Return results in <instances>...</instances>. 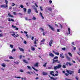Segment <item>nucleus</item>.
I'll return each mask as SVG.
<instances>
[{"label": "nucleus", "mask_w": 80, "mask_h": 80, "mask_svg": "<svg viewBox=\"0 0 80 80\" xmlns=\"http://www.w3.org/2000/svg\"><path fill=\"white\" fill-rule=\"evenodd\" d=\"M72 47H73V50H76V48H76V47H74V46H72Z\"/></svg>", "instance_id": "obj_37"}, {"label": "nucleus", "mask_w": 80, "mask_h": 80, "mask_svg": "<svg viewBox=\"0 0 80 80\" xmlns=\"http://www.w3.org/2000/svg\"><path fill=\"white\" fill-rule=\"evenodd\" d=\"M45 41V39H43L41 41V42H44Z\"/></svg>", "instance_id": "obj_25"}, {"label": "nucleus", "mask_w": 80, "mask_h": 80, "mask_svg": "<svg viewBox=\"0 0 80 80\" xmlns=\"http://www.w3.org/2000/svg\"><path fill=\"white\" fill-rule=\"evenodd\" d=\"M2 36H3V34L2 33L0 34V37H2Z\"/></svg>", "instance_id": "obj_51"}, {"label": "nucleus", "mask_w": 80, "mask_h": 80, "mask_svg": "<svg viewBox=\"0 0 80 80\" xmlns=\"http://www.w3.org/2000/svg\"><path fill=\"white\" fill-rule=\"evenodd\" d=\"M12 7H14V6H15V3H12Z\"/></svg>", "instance_id": "obj_60"}, {"label": "nucleus", "mask_w": 80, "mask_h": 80, "mask_svg": "<svg viewBox=\"0 0 80 80\" xmlns=\"http://www.w3.org/2000/svg\"><path fill=\"white\" fill-rule=\"evenodd\" d=\"M49 2L50 3H52V1L51 0H49Z\"/></svg>", "instance_id": "obj_54"}, {"label": "nucleus", "mask_w": 80, "mask_h": 80, "mask_svg": "<svg viewBox=\"0 0 80 80\" xmlns=\"http://www.w3.org/2000/svg\"><path fill=\"white\" fill-rule=\"evenodd\" d=\"M31 50H32V51H34L35 50V48L34 47H32L31 48Z\"/></svg>", "instance_id": "obj_24"}, {"label": "nucleus", "mask_w": 80, "mask_h": 80, "mask_svg": "<svg viewBox=\"0 0 80 80\" xmlns=\"http://www.w3.org/2000/svg\"><path fill=\"white\" fill-rule=\"evenodd\" d=\"M55 54L57 55H59V52H56L55 53Z\"/></svg>", "instance_id": "obj_40"}, {"label": "nucleus", "mask_w": 80, "mask_h": 80, "mask_svg": "<svg viewBox=\"0 0 80 80\" xmlns=\"http://www.w3.org/2000/svg\"><path fill=\"white\" fill-rule=\"evenodd\" d=\"M62 50L65 51V48H62Z\"/></svg>", "instance_id": "obj_52"}, {"label": "nucleus", "mask_w": 80, "mask_h": 80, "mask_svg": "<svg viewBox=\"0 0 80 80\" xmlns=\"http://www.w3.org/2000/svg\"><path fill=\"white\" fill-rule=\"evenodd\" d=\"M65 55L66 57V58H67V60H69V61H70V58L68 56L67 54H65Z\"/></svg>", "instance_id": "obj_5"}, {"label": "nucleus", "mask_w": 80, "mask_h": 80, "mask_svg": "<svg viewBox=\"0 0 80 80\" xmlns=\"http://www.w3.org/2000/svg\"><path fill=\"white\" fill-rule=\"evenodd\" d=\"M15 30H18V28H16Z\"/></svg>", "instance_id": "obj_63"}, {"label": "nucleus", "mask_w": 80, "mask_h": 80, "mask_svg": "<svg viewBox=\"0 0 80 80\" xmlns=\"http://www.w3.org/2000/svg\"><path fill=\"white\" fill-rule=\"evenodd\" d=\"M21 79L22 80H27V78L25 77H24V78L22 77L21 78Z\"/></svg>", "instance_id": "obj_20"}, {"label": "nucleus", "mask_w": 80, "mask_h": 80, "mask_svg": "<svg viewBox=\"0 0 80 80\" xmlns=\"http://www.w3.org/2000/svg\"><path fill=\"white\" fill-rule=\"evenodd\" d=\"M23 62L24 63H28V62L26 60L23 59Z\"/></svg>", "instance_id": "obj_18"}, {"label": "nucleus", "mask_w": 80, "mask_h": 80, "mask_svg": "<svg viewBox=\"0 0 80 80\" xmlns=\"http://www.w3.org/2000/svg\"><path fill=\"white\" fill-rule=\"evenodd\" d=\"M20 7L21 8H24V6H23V5H21Z\"/></svg>", "instance_id": "obj_46"}, {"label": "nucleus", "mask_w": 80, "mask_h": 80, "mask_svg": "<svg viewBox=\"0 0 80 80\" xmlns=\"http://www.w3.org/2000/svg\"><path fill=\"white\" fill-rule=\"evenodd\" d=\"M1 65L3 67H5V66H6V64L4 63L2 64Z\"/></svg>", "instance_id": "obj_19"}, {"label": "nucleus", "mask_w": 80, "mask_h": 80, "mask_svg": "<svg viewBox=\"0 0 80 80\" xmlns=\"http://www.w3.org/2000/svg\"><path fill=\"white\" fill-rule=\"evenodd\" d=\"M10 33H13V34H11V35H12L13 37H15V32H14L13 31H12L10 32Z\"/></svg>", "instance_id": "obj_4"}, {"label": "nucleus", "mask_w": 80, "mask_h": 80, "mask_svg": "<svg viewBox=\"0 0 80 80\" xmlns=\"http://www.w3.org/2000/svg\"><path fill=\"white\" fill-rule=\"evenodd\" d=\"M1 7H2V8H4V5H2L0 6Z\"/></svg>", "instance_id": "obj_41"}, {"label": "nucleus", "mask_w": 80, "mask_h": 80, "mask_svg": "<svg viewBox=\"0 0 80 80\" xmlns=\"http://www.w3.org/2000/svg\"><path fill=\"white\" fill-rule=\"evenodd\" d=\"M10 45L11 48H13V45L12 44H10Z\"/></svg>", "instance_id": "obj_32"}, {"label": "nucleus", "mask_w": 80, "mask_h": 80, "mask_svg": "<svg viewBox=\"0 0 80 80\" xmlns=\"http://www.w3.org/2000/svg\"><path fill=\"white\" fill-rule=\"evenodd\" d=\"M49 56L51 57H54V54H53L52 53H49Z\"/></svg>", "instance_id": "obj_14"}, {"label": "nucleus", "mask_w": 80, "mask_h": 80, "mask_svg": "<svg viewBox=\"0 0 80 80\" xmlns=\"http://www.w3.org/2000/svg\"><path fill=\"white\" fill-rule=\"evenodd\" d=\"M18 36H19L18 34H17V35H16L15 34V35H14V37L15 38H16V37H18Z\"/></svg>", "instance_id": "obj_33"}, {"label": "nucleus", "mask_w": 80, "mask_h": 80, "mask_svg": "<svg viewBox=\"0 0 80 80\" xmlns=\"http://www.w3.org/2000/svg\"><path fill=\"white\" fill-rule=\"evenodd\" d=\"M68 54L69 55V56H70V57H72V53H71L70 52H68Z\"/></svg>", "instance_id": "obj_22"}, {"label": "nucleus", "mask_w": 80, "mask_h": 80, "mask_svg": "<svg viewBox=\"0 0 80 80\" xmlns=\"http://www.w3.org/2000/svg\"><path fill=\"white\" fill-rule=\"evenodd\" d=\"M16 51V49L15 48H13L12 51V52H15Z\"/></svg>", "instance_id": "obj_31"}, {"label": "nucleus", "mask_w": 80, "mask_h": 80, "mask_svg": "<svg viewBox=\"0 0 80 80\" xmlns=\"http://www.w3.org/2000/svg\"><path fill=\"white\" fill-rule=\"evenodd\" d=\"M27 67L28 68V69H29V70H32V68H31V67L29 66H27Z\"/></svg>", "instance_id": "obj_27"}, {"label": "nucleus", "mask_w": 80, "mask_h": 80, "mask_svg": "<svg viewBox=\"0 0 80 80\" xmlns=\"http://www.w3.org/2000/svg\"><path fill=\"white\" fill-rule=\"evenodd\" d=\"M69 62H66V65L67 66H68V65H69Z\"/></svg>", "instance_id": "obj_36"}, {"label": "nucleus", "mask_w": 80, "mask_h": 80, "mask_svg": "<svg viewBox=\"0 0 80 80\" xmlns=\"http://www.w3.org/2000/svg\"><path fill=\"white\" fill-rule=\"evenodd\" d=\"M60 29H57V32H60Z\"/></svg>", "instance_id": "obj_47"}, {"label": "nucleus", "mask_w": 80, "mask_h": 80, "mask_svg": "<svg viewBox=\"0 0 80 80\" xmlns=\"http://www.w3.org/2000/svg\"><path fill=\"white\" fill-rule=\"evenodd\" d=\"M78 73H80V69H79L78 70Z\"/></svg>", "instance_id": "obj_64"}, {"label": "nucleus", "mask_w": 80, "mask_h": 80, "mask_svg": "<svg viewBox=\"0 0 80 80\" xmlns=\"http://www.w3.org/2000/svg\"><path fill=\"white\" fill-rule=\"evenodd\" d=\"M65 75H66V76H68V74L67 73H65Z\"/></svg>", "instance_id": "obj_61"}, {"label": "nucleus", "mask_w": 80, "mask_h": 80, "mask_svg": "<svg viewBox=\"0 0 80 80\" xmlns=\"http://www.w3.org/2000/svg\"><path fill=\"white\" fill-rule=\"evenodd\" d=\"M12 27L13 28H16V26H14L13 25H12Z\"/></svg>", "instance_id": "obj_58"}, {"label": "nucleus", "mask_w": 80, "mask_h": 80, "mask_svg": "<svg viewBox=\"0 0 80 80\" xmlns=\"http://www.w3.org/2000/svg\"><path fill=\"white\" fill-rule=\"evenodd\" d=\"M20 72H23V70L22 69H20Z\"/></svg>", "instance_id": "obj_48"}, {"label": "nucleus", "mask_w": 80, "mask_h": 80, "mask_svg": "<svg viewBox=\"0 0 80 80\" xmlns=\"http://www.w3.org/2000/svg\"><path fill=\"white\" fill-rule=\"evenodd\" d=\"M69 66H72V64L70 63V62H69Z\"/></svg>", "instance_id": "obj_62"}, {"label": "nucleus", "mask_w": 80, "mask_h": 80, "mask_svg": "<svg viewBox=\"0 0 80 80\" xmlns=\"http://www.w3.org/2000/svg\"><path fill=\"white\" fill-rule=\"evenodd\" d=\"M40 9L41 10V11H43V9H42V7H40Z\"/></svg>", "instance_id": "obj_44"}, {"label": "nucleus", "mask_w": 80, "mask_h": 80, "mask_svg": "<svg viewBox=\"0 0 80 80\" xmlns=\"http://www.w3.org/2000/svg\"><path fill=\"white\" fill-rule=\"evenodd\" d=\"M62 68H66V66L65 65H63L62 66Z\"/></svg>", "instance_id": "obj_34"}, {"label": "nucleus", "mask_w": 80, "mask_h": 80, "mask_svg": "<svg viewBox=\"0 0 80 80\" xmlns=\"http://www.w3.org/2000/svg\"><path fill=\"white\" fill-rule=\"evenodd\" d=\"M47 62L45 63L43 65V67H46V65H47Z\"/></svg>", "instance_id": "obj_23"}, {"label": "nucleus", "mask_w": 80, "mask_h": 80, "mask_svg": "<svg viewBox=\"0 0 80 80\" xmlns=\"http://www.w3.org/2000/svg\"><path fill=\"white\" fill-rule=\"evenodd\" d=\"M9 59H14V58L13 57H12V56H10L9 57Z\"/></svg>", "instance_id": "obj_30"}, {"label": "nucleus", "mask_w": 80, "mask_h": 80, "mask_svg": "<svg viewBox=\"0 0 80 80\" xmlns=\"http://www.w3.org/2000/svg\"><path fill=\"white\" fill-rule=\"evenodd\" d=\"M35 67H38V62H37L34 65Z\"/></svg>", "instance_id": "obj_8"}, {"label": "nucleus", "mask_w": 80, "mask_h": 80, "mask_svg": "<svg viewBox=\"0 0 80 80\" xmlns=\"http://www.w3.org/2000/svg\"><path fill=\"white\" fill-rule=\"evenodd\" d=\"M8 15L9 17H11L12 18H14V16H13L12 15H11L10 14V13H8Z\"/></svg>", "instance_id": "obj_12"}, {"label": "nucleus", "mask_w": 80, "mask_h": 80, "mask_svg": "<svg viewBox=\"0 0 80 80\" xmlns=\"http://www.w3.org/2000/svg\"><path fill=\"white\" fill-rule=\"evenodd\" d=\"M34 10L35 11V12L37 13H38V11H37V8H35Z\"/></svg>", "instance_id": "obj_17"}, {"label": "nucleus", "mask_w": 80, "mask_h": 80, "mask_svg": "<svg viewBox=\"0 0 80 80\" xmlns=\"http://www.w3.org/2000/svg\"><path fill=\"white\" fill-rule=\"evenodd\" d=\"M8 21H9V22H11V21H12V22H15V21H14L13 19H10V18H8Z\"/></svg>", "instance_id": "obj_7"}, {"label": "nucleus", "mask_w": 80, "mask_h": 80, "mask_svg": "<svg viewBox=\"0 0 80 80\" xmlns=\"http://www.w3.org/2000/svg\"><path fill=\"white\" fill-rule=\"evenodd\" d=\"M4 8H8V5L7 4L4 5Z\"/></svg>", "instance_id": "obj_21"}, {"label": "nucleus", "mask_w": 80, "mask_h": 80, "mask_svg": "<svg viewBox=\"0 0 80 80\" xmlns=\"http://www.w3.org/2000/svg\"><path fill=\"white\" fill-rule=\"evenodd\" d=\"M52 61H53V63H55L56 62H58V59H57V60H55V59H52Z\"/></svg>", "instance_id": "obj_11"}, {"label": "nucleus", "mask_w": 80, "mask_h": 80, "mask_svg": "<svg viewBox=\"0 0 80 80\" xmlns=\"http://www.w3.org/2000/svg\"><path fill=\"white\" fill-rule=\"evenodd\" d=\"M32 19V20H36V18H35V16H33Z\"/></svg>", "instance_id": "obj_35"}, {"label": "nucleus", "mask_w": 80, "mask_h": 80, "mask_svg": "<svg viewBox=\"0 0 80 80\" xmlns=\"http://www.w3.org/2000/svg\"><path fill=\"white\" fill-rule=\"evenodd\" d=\"M32 8L34 9V10L35 9V8H36L35 6L34 5L32 6Z\"/></svg>", "instance_id": "obj_28"}, {"label": "nucleus", "mask_w": 80, "mask_h": 80, "mask_svg": "<svg viewBox=\"0 0 80 80\" xmlns=\"http://www.w3.org/2000/svg\"><path fill=\"white\" fill-rule=\"evenodd\" d=\"M35 41H36V42H37V41H38V40L37 39V38H35Z\"/></svg>", "instance_id": "obj_57"}, {"label": "nucleus", "mask_w": 80, "mask_h": 80, "mask_svg": "<svg viewBox=\"0 0 80 80\" xmlns=\"http://www.w3.org/2000/svg\"><path fill=\"white\" fill-rule=\"evenodd\" d=\"M19 49L20 50V51H22V52H24V49L21 48H19Z\"/></svg>", "instance_id": "obj_15"}, {"label": "nucleus", "mask_w": 80, "mask_h": 80, "mask_svg": "<svg viewBox=\"0 0 80 80\" xmlns=\"http://www.w3.org/2000/svg\"><path fill=\"white\" fill-rule=\"evenodd\" d=\"M53 73H54V72H53V71H51L50 72V75H52L53 74Z\"/></svg>", "instance_id": "obj_29"}, {"label": "nucleus", "mask_w": 80, "mask_h": 80, "mask_svg": "<svg viewBox=\"0 0 80 80\" xmlns=\"http://www.w3.org/2000/svg\"><path fill=\"white\" fill-rule=\"evenodd\" d=\"M52 66L49 67H48V69H52Z\"/></svg>", "instance_id": "obj_45"}, {"label": "nucleus", "mask_w": 80, "mask_h": 80, "mask_svg": "<svg viewBox=\"0 0 80 80\" xmlns=\"http://www.w3.org/2000/svg\"><path fill=\"white\" fill-rule=\"evenodd\" d=\"M23 10H24V12H26V11H27V8H23Z\"/></svg>", "instance_id": "obj_43"}, {"label": "nucleus", "mask_w": 80, "mask_h": 80, "mask_svg": "<svg viewBox=\"0 0 80 80\" xmlns=\"http://www.w3.org/2000/svg\"><path fill=\"white\" fill-rule=\"evenodd\" d=\"M46 9H48V10H49V11H50L51 12H52V9L51 8H49L48 7H46Z\"/></svg>", "instance_id": "obj_6"}, {"label": "nucleus", "mask_w": 80, "mask_h": 80, "mask_svg": "<svg viewBox=\"0 0 80 80\" xmlns=\"http://www.w3.org/2000/svg\"><path fill=\"white\" fill-rule=\"evenodd\" d=\"M52 42H53V40H51L50 41L49 43V45L50 47H51L52 46Z\"/></svg>", "instance_id": "obj_10"}, {"label": "nucleus", "mask_w": 80, "mask_h": 80, "mask_svg": "<svg viewBox=\"0 0 80 80\" xmlns=\"http://www.w3.org/2000/svg\"><path fill=\"white\" fill-rule=\"evenodd\" d=\"M32 12V10L31 9H28V14H30V13Z\"/></svg>", "instance_id": "obj_9"}, {"label": "nucleus", "mask_w": 80, "mask_h": 80, "mask_svg": "<svg viewBox=\"0 0 80 80\" xmlns=\"http://www.w3.org/2000/svg\"><path fill=\"white\" fill-rule=\"evenodd\" d=\"M13 14H14V15H17V13H16V12H13Z\"/></svg>", "instance_id": "obj_49"}, {"label": "nucleus", "mask_w": 80, "mask_h": 80, "mask_svg": "<svg viewBox=\"0 0 80 80\" xmlns=\"http://www.w3.org/2000/svg\"><path fill=\"white\" fill-rule=\"evenodd\" d=\"M14 63H15V64H16L17 65V64H18V63H19V62H14Z\"/></svg>", "instance_id": "obj_39"}, {"label": "nucleus", "mask_w": 80, "mask_h": 80, "mask_svg": "<svg viewBox=\"0 0 80 80\" xmlns=\"http://www.w3.org/2000/svg\"><path fill=\"white\" fill-rule=\"evenodd\" d=\"M27 73L28 74H29V75H31V73H30V72H27Z\"/></svg>", "instance_id": "obj_56"}, {"label": "nucleus", "mask_w": 80, "mask_h": 80, "mask_svg": "<svg viewBox=\"0 0 80 80\" xmlns=\"http://www.w3.org/2000/svg\"><path fill=\"white\" fill-rule=\"evenodd\" d=\"M62 67V65L60 64H59L58 66H56L54 67V69L55 70H57V69H58Z\"/></svg>", "instance_id": "obj_1"}, {"label": "nucleus", "mask_w": 80, "mask_h": 80, "mask_svg": "<svg viewBox=\"0 0 80 80\" xmlns=\"http://www.w3.org/2000/svg\"><path fill=\"white\" fill-rule=\"evenodd\" d=\"M63 55V53H61V54L60 55V57H62V55Z\"/></svg>", "instance_id": "obj_50"}, {"label": "nucleus", "mask_w": 80, "mask_h": 80, "mask_svg": "<svg viewBox=\"0 0 80 80\" xmlns=\"http://www.w3.org/2000/svg\"><path fill=\"white\" fill-rule=\"evenodd\" d=\"M26 36L27 37V38H29V37L28 35V34H26Z\"/></svg>", "instance_id": "obj_42"}, {"label": "nucleus", "mask_w": 80, "mask_h": 80, "mask_svg": "<svg viewBox=\"0 0 80 80\" xmlns=\"http://www.w3.org/2000/svg\"><path fill=\"white\" fill-rule=\"evenodd\" d=\"M58 56H56L53 58L54 60H55V59H58Z\"/></svg>", "instance_id": "obj_26"}, {"label": "nucleus", "mask_w": 80, "mask_h": 80, "mask_svg": "<svg viewBox=\"0 0 80 80\" xmlns=\"http://www.w3.org/2000/svg\"><path fill=\"white\" fill-rule=\"evenodd\" d=\"M43 14L42 13V12H40L39 15H40V16L42 17V19H44V17H43V15H42Z\"/></svg>", "instance_id": "obj_13"}, {"label": "nucleus", "mask_w": 80, "mask_h": 80, "mask_svg": "<svg viewBox=\"0 0 80 80\" xmlns=\"http://www.w3.org/2000/svg\"><path fill=\"white\" fill-rule=\"evenodd\" d=\"M48 26L49 27V28L51 29L52 31L53 32H55V29L53 28V27H52L51 26V25H48Z\"/></svg>", "instance_id": "obj_3"}, {"label": "nucleus", "mask_w": 80, "mask_h": 80, "mask_svg": "<svg viewBox=\"0 0 80 80\" xmlns=\"http://www.w3.org/2000/svg\"><path fill=\"white\" fill-rule=\"evenodd\" d=\"M42 75H48V74L45 72H43Z\"/></svg>", "instance_id": "obj_16"}, {"label": "nucleus", "mask_w": 80, "mask_h": 80, "mask_svg": "<svg viewBox=\"0 0 80 80\" xmlns=\"http://www.w3.org/2000/svg\"><path fill=\"white\" fill-rule=\"evenodd\" d=\"M24 33L25 34H27L28 33V32L27 31H24Z\"/></svg>", "instance_id": "obj_55"}, {"label": "nucleus", "mask_w": 80, "mask_h": 80, "mask_svg": "<svg viewBox=\"0 0 80 80\" xmlns=\"http://www.w3.org/2000/svg\"><path fill=\"white\" fill-rule=\"evenodd\" d=\"M35 5L36 6V7H38V5H37V4L36 3H35Z\"/></svg>", "instance_id": "obj_59"}, {"label": "nucleus", "mask_w": 80, "mask_h": 80, "mask_svg": "<svg viewBox=\"0 0 80 80\" xmlns=\"http://www.w3.org/2000/svg\"><path fill=\"white\" fill-rule=\"evenodd\" d=\"M24 43H25V44H27V42L26 41H24Z\"/></svg>", "instance_id": "obj_53"}, {"label": "nucleus", "mask_w": 80, "mask_h": 80, "mask_svg": "<svg viewBox=\"0 0 80 80\" xmlns=\"http://www.w3.org/2000/svg\"><path fill=\"white\" fill-rule=\"evenodd\" d=\"M5 2H6V5H8V1L7 0H5Z\"/></svg>", "instance_id": "obj_38"}, {"label": "nucleus", "mask_w": 80, "mask_h": 80, "mask_svg": "<svg viewBox=\"0 0 80 80\" xmlns=\"http://www.w3.org/2000/svg\"><path fill=\"white\" fill-rule=\"evenodd\" d=\"M66 72L68 73L69 75H72L74 73V71H71V70H67Z\"/></svg>", "instance_id": "obj_2"}]
</instances>
